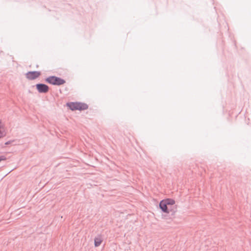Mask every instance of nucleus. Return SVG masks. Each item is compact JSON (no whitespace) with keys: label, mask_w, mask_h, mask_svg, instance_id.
<instances>
[{"label":"nucleus","mask_w":251,"mask_h":251,"mask_svg":"<svg viewBox=\"0 0 251 251\" xmlns=\"http://www.w3.org/2000/svg\"><path fill=\"white\" fill-rule=\"evenodd\" d=\"M6 160V158L4 156H0V162Z\"/></svg>","instance_id":"nucleus-8"},{"label":"nucleus","mask_w":251,"mask_h":251,"mask_svg":"<svg viewBox=\"0 0 251 251\" xmlns=\"http://www.w3.org/2000/svg\"><path fill=\"white\" fill-rule=\"evenodd\" d=\"M6 135V132L5 131L4 127L2 125L0 124V138L5 136Z\"/></svg>","instance_id":"nucleus-7"},{"label":"nucleus","mask_w":251,"mask_h":251,"mask_svg":"<svg viewBox=\"0 0 251 251\" xmlns=\"http://www.w3.org/2000/svg\"><path fill=\"white\" fill-rule=\"evenodd\" d=\"M46 81L52 85H60L65 83V80L56 76H50L46 79Z\"/></svg>","instance_id":"nucleus-3"},{"label":"nucleus","mask_w":251,"mask_h":251,"mask_svg":"<svg viewBox=\"0 0 251 251\" xmlns=\"http://www.w3.org/2000/svg\"><path fill=\"white\" fill-rule=\"evenodd\" d=\"M67 105L72 110H82L88 108V105L86 104L81 102H69L67 104Z\"/></svg>","instance_id":"nucleus-2"},{"label":"nucleus","mask_w":251,"mask_h":251,"mask_svg":"<svg viewBox=\"0 0 251 251\" xmlns=\"http://www.w3.org/2000/svg\"><path fill=\"white\" fill-rule=\"evenodd\" d=\"M102 239L100 237H96L94 239V244L96 247H99L101 244Z\"/></svg>","instance_id":"nucleus-6"},{"label":"nucleus","mask_w":251,"mask_h":251,"mask_svg":"<svg viewBox=\"0 0 251 251\" xmlns=\"http://www.w3.org/2000/svg\"><path fill=\"white\" fill-rule=\"evenodd\" d=\"M41 75L40 72L37 71H33V72H29L27 73L25 75L26 77L28 79H34L38 77H39Z\"/></svg>","instance_id":"nucleus-4"},{"label":"nucleus","mask_w":251,"mask_h":251,"mask_svg":"<svg viewBox=\"0 0 251 251\" xmlns=\"http://www.w3.org/2000/svg\"><path fill=\"white\" fill-rule=\"evenodd\" d=\"M36 88L40 93H46L49 90V87L43 84H38Z\"/></svg>","instance_id":"nucleus-5"},{"label":"nucleus","mask_w":251,"mask_h":251,"mask_svg":"<svg viewBox=\"0 0 251 251\" xmlns=\"http://www.w3.org/2000/svg\"><path fill=\"white\" fill-rule=\"evenodd\" d=\"M176 201L172 199H166L160 201L159 206L163 213L169 214L170 212H175L176 209L175 205Z\"/></svg>","instance_id":"nucleus-1"}]
</instances>
